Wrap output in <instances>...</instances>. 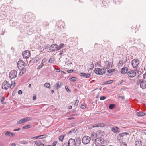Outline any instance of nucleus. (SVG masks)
I'll list each match as a JSON object with an SVG mask.
<instances>
[{
  "label": "nucleus",
  "mask_w": 146,
  "mask_h": 146,
  "mask_svg": "<svg viewBox=\"0 0 146 146\" xmlns=\"http://www.w3.org/2000/svg\"><path fill=\"white\" fill-rule=\"evenodd\" d=\"M81 141V139L79 137L77 138L76 139L70 138L68 141V146H79Z\"/></svg>",
  "instance_id": "nucleus-1"
},
{
  "label": "nucleus",
  "mask_w": 146,
  "mask_h": 146,
  "mask_svg": "<svg viewBox=\"0 0 146 146\" xmlns=\"http://www.w3.org/2000/svg\"><path fill=\"white\" fill-rule=\"evenodd\" d=\"M94 71L96 74L98 75H102L106 72V69L105 68H102L100 69L99 68H96Z\"/></svg>",
  "instance_id": "nucleus-2"
},
{
  "label": "nucleus",
  "mask_w": 146,
  "mask_h": 146,
  "mask_svg": "<svg viewBox=\"0 0 146 146\" xmlns=\"http://www.w3.org/2000/svg\"><path fill=\"white\" fill-rule=\"evenodd\" d=\"M104 143V139L102 138H98L95 139V143L96 146H100Z\"/></svg>",
  "instance_id": "nucleus-3"
},
{
  "label": "nucleus",
  "mask_w": 146,
  "mask_h": 146,
  "mask_svg": "<svg viewBox=\"0 0 146 146\" xmlns=\"http://www.w3.org/2000/svg\"><path fill=\"white\" fill-rule=\"evenodd\" d=\"M137 85L140 84V87L142 89H144L146 88V80H139L137 82Z\"/></svg>",
  "instance_id": "nucleus-4"
},
{
  "label": "nucleus",
  "mask_w": 146,
  "mask_h": 146,
  "mask_svg": "<svg viewBox=\"0 0 146 146\" xmlns=\"http://www.w3.org/2000/svg\"><path fill=\"white\" fill-rule=\"evenodd\" d=\"M32 119V118L30 117H27L21 119L19 121H17V124H21L22 123H24L27 121H30Z\"/></svg>",
  "instance_id": "nucleus-5"
},
{
  "label": "nucleus",
  "mask_w": 146,
  "mask_h": 146,
  "mask_svg": "<svg viewBox=\"0 0 146 146\" xmlns=\"http://www.w3.org/2000/svg\"><path fill=\"white\" fill-rule=\"evenodd\" d=\"M91 140V138L87 136H84L82 139V142L84 144L88 143Z\"/></svg>",
  "instance_id": "nucleus-6"
},
{
  "label": "nucleus",
  "mask_w": 146,
  "mask_h": 146,
  "mask_svg": "<svg viewBox=\"0 0 146 146\" xmlns=\"http://www.w3.org/2000/svg\"><path fill=\"white\" fill-rule=\"evenodd\" d=\"M17 74V72L15 70L11 71L9 74V76L11 79H13L16 77Z\"/></svg>",
  "instance_id": "nucleus-7"
},
{
  "label": "nucleus",
  "mask_w": 146,
  "mask_h": 146,
  "mask_svg": "<svg viewBox=\"0 0 146 146\" xmlns=\"http://www.w3.org/2000/svg\"><path fill=\"white\" fill-rule=\"evenodd\" d=\"M10 84L9 82L7 81H5L2 83V89L7 90L9 87Z\"/></svg>",
  "instance_id": "nucleus-8"
},
{
  "label": "nucleus",
  "mask_w": 146,
  "mask_h": 146,
  "mask_svg": "<svg viewBox=\"0 0 146 146\" xmlns=\"http://www.w3.org/2000/svg\"><path fill=\"white\" fill-rule=\"evenodd\" d=\"M139 62L137 59H135L132 61L131 64L134 68L137 67L139 64Z\"/></svg>",
  "instance_id": "nucleus-9"
},
{
  "label": "nucleus",
  "mask_w": 146,
  "mask_h": 146,
  "mask_svg": "<svg viewBox=\"0 0 146 146\" xmlns=\"http://www.w3.org/2000/svg\"><path fill=\"white\" fill-rule=\"evenodd\" d=\"M25 65V62L22 60H19L17 63V67L19 70H21L22 68H23Z\"/></svg>",
  "instance_id": "nucleus-10"
},
{
  "label": "nucleus",
  "mask_w": 146,
  "mask_h": 146,
  "mask_svg": "<svg viewBox=\"0 0 146 146\" xmlns=\"http://www.w3.org/2000/svg\"><path fill=\"white\" fill-rule=\"evenodd\" d=\"M22 55L24 58L27 59L30 56V53L29 51H25L23 52Z\"/></svg>",
  "instance_id": "nucleus-11"
},
{
  "label": "nucleus",
  "mask_w": 146,
  "mask_h": 146,
  "mask_svg": "<svg viewBox=\"0 0 146 146\" xmlns=\"http://www.w3.org/2000/svg\"><path fill=\"white\" fill-rule=\"evenodd\" d=\"M136 73L134 70H130L127 73L128 76L131 78L134 77L136 76Z\"/></svg>",
  "instance_id": "nucleus-12"
},
{
  "label": "nucleus",
  "mask_w": 146,
  "mask_h": 146,
  "mask_svg": "<svg viewBox=\"0 0 146 146\" xmlns=\"http://www.w3.org/2000/svg\"><path fill=\"white\" fill-rule=\"evenodd\" d=\"M32 15L31 14H30L29 15H27L25 16V18L27 19V20L26 21H32L34 19V17H32Z\"/></svg>",
  "instance_id": "nucleus-13"
},
{
  "label": "nucleus",
  "mask_w": 146,
  "mask_h": 146,
  "mask_svg": "<svg viewBox=\"0 0 146 146\" xmlns=\"http://www.w3.org/2000/svg\"><path fill=\"white\" fill-rule=\"evenodd\" d=\"M80 75L81 76L87 78H89L90 76V74L88 73H80Z\"/></svg>",
  "instance_id": "nucleus-14"
},
{
  "label": "nucleus",
  "mask_w": 146,
  "mask_h": 146,
  "mask_svg": "<svg viewBox=\"0 0 146 146\" xmlns=\"http://www.w3.org/2000/svg\"><path fill=\"white\" fill-rule=\"evenodd\" d=\"M112 131L115 133H119V130L117 127H114L112 128Z\"/></svg>",
  "instance_id": "nucleus-15"
},
{
  "label": "nucleus",
  "mask_w": 146,
  "mask_h": 146,
  "mask_svg": "<svg viewBox=\"0 0 146 146\" xmlns=\"http://www.w3.org/2000/svg\"><path fill=\"white\" fill-rule=\"evenodd\" d=\"M34 143L36 146H40L43 143L41 140H38L34 141Z\"/></svg>",
  "instance_id": "nucleus-16"
},
{
  "label": "nucleus",
  "mask_w": 146,
  "mask_h": 146,
  "mask_svg": "<svg viewBox=\"0 0 146 146\" xmlns=\"http://www.w3.org/2000/svg\"><path fill=\"white\" fill-rule=\"evenodd\" d=\"M128 71V69L127 67H124L121 69V72L122 74H125Z\"/></svg>",
  "instance_id": "nucleus-17"
},
{
  "label": "nucleus",
  "mask_w": 146,
  "mask_h": 146,
  "mask_svg": "<svg viewBox=\"0 0 146 146\" xmlns=\"http://www.w3.org/2000/svg\"><path fill=\"white\" fill-rule=\"evenodd\" d=\"M6 136H7L12 137L15 135V134L10 132L9 131H7L5 133Z\"/></svg>",
  "instance_id": "nucleus-18"
},
{
  "label": "nucleus",
  "mask_w": 146,
  "mask_h": 146,
  "mask_svg": "<svg viewBox=\"0 0 146 146\" xmlns=\"http://www.w3.org/2000/svg\"><path fill=\"white\" fill-rule=\"evenodd\" d=\"M142 145L141 141H139L137 139L135 140V145L136 146H141Z\"/></svg>",
  "instance_id": "nucleus-19"
},
{
  "label": "nucleus",
  "mask_w": 146,
  "mask_h": 146,
  "mask_svg": "<svg viewBox=\"0 0 146 146\" xmlns=\"http://www.w3.org/2000/svg\"><path fill=\"white\" fill-rule=\"evenodd\" d=\"M137 115L138 116H143L146 115V113H144L142 111H140L137 113Z\"/></svg>",
  "instance_id": "nucleus-20"
},
{
  "label": "nucleus",
  "mask_w": 146,
  "mask_h": 146,
  "mask_svg": "<svg viewBox=\"0 0 146 146\" xmlns=\"http://www.w3.org/2000/svg\"><path fill=\"white\" fill-rule=\"evenodd\" d=\"M21 71L20 72L19 75V76H21L26 71V69L25 68H23L22 69H21Z\"/></svg>",
  "instance_id": "nucleus-21"
},
{
  "label": "nucleus",
  "mask_w": 146,
  "mask_h": 146,
  "mask_svg": "<svg viewBox=\"0 0 146 146\" xmlns=\"http://www.w3.org/2000/svg\"><path fill=\"white\" fill-rule=\"evenodd\" d=\"M61 83L59 81H58L56 83V87L57 90H58L61 86Z\"/></svg>",
  "instance_id": "nucleus-22"
},
{
  "label": "nucleus",
  "mask_w": 146,
  "mask_h": 146,
  "mask_svg": "<svg viewBox=\"0 0 146 146\" xmlns=\"http://www.w3.org/2000/svg\"><path fill=\"white\" fill-rule=\"evenodd\" d=\"M58 47V46L57 44H53L49 48L50 49H51L52 48H54L57 50V48Z\"/></svg>",
  "instance_id": "nucleus-23"
},
{
  "label": "nucleus",
  "mask_w": 146,
  "mask_h": 146,
  "mask_svg": "<svg viewBox=\"0 0 146 146\" xmlns=\"http://www.w3.org/2000/svg\"><path fill=\"white\" fill-rule=\"evenodd\" d=\"M64 44L63 43H62L60 44L57 48V50H58L61 49L64 46Z\"/></svg>",
  "instance_id": "nucleus-24"
},
{
  "label": "nucleus",
  "mask_w": 146,
  "mask_h": 146,
  "mask_svg": "<svg viewBox=\"0 0 146 146\" xmlns=\"http://www.w3.org/2000/svg\"><path fill=\"white\" fill-rule=\"evenodd\" d=\"M113 82V80H110V81H108L104 82V84H111Z\"/></svg>",
  "instance_id": "nucleus-25"
},
{
  "label": "nucleus",
  "mask_w": 146,
  "mask_h": 146,
  "mask_svg": "<svg viewBox=\"0 0 146 146\" xmlns=\"http://www.w3.org/2000/svg\"><path fill=\"white\" fill-rule=\"evenodd\" d=\"M91 138L93 139L97 137L96 134L95 133H93L91 134Z\"/></svg>",
  "instance_id": "nucleus-26"
},
{
  "label": "nucleus",
  "mask_w": 146,
  "mask_h": 146,
  "mask_svg": "<svg viewBox=\"0 0 146 146\" xmlns=\"http://www.w3.org/2000/svg\"><path fill=\"white\" fill-rule=\"evenodd\" d=\"M64 136H65L64 135H62L60 136L59 137V138H58L59 140H60L61 141H62L63 140V139L64 138Z\"/></svg>",
  "instance_id": "nucleus-27"
},
{
  "label": "nucleus",
  "mask_w": 146,
  "mask_h": 146,
  "mask_svg": "<svg viewBox=\"0 0 146 146\" xmlns=\"http://www.w3.org/2000/svg\"><path fill=\"white\" fill-rule=\"evenodd\" d=\"M44 86L46 88H49L50 86V84L49 83H46L44 84Z\"/></svg>",
  "instance_id": "nucleus-28"
},
{
  "label": "nucleus",
  "mask_w": 146,
  "mask_h": 146,
  "mask_svg": "<svg viewBox=\"0 0 146 146\" xmlns=\"http://www.w3.org/2000/svg\"><path fill=\"white\" fill-rule=\"evenodd\" d=\"M129 134V133L127 132H124L123 133L120 134L119 135L123 137L124 135H127Z\"/></svg>",
  "instance_id": "nucleus-29"
},
{
  "label": "nucleus",
  "mask_w": 146,
  "mask_h": 146,
  "mask_svg": "<svg viewBox=\"0 0 146 146\" xmlns=\"http://www.w3.org/2000/svg\"><path fill=\"white\" fill-rule=\"evenodd\" d=\"M77 131L76 129H74L73 130L70 131L69 132H67L68 134H71L72 133H75Z\"/></svg>",
  "instance_id": "nucleus-30"
},
{
  "label": "nucleus",
  "mask_w": 146,
  "mask_h": 146,
  "mask_svg": "<svg viewBox=\"0 0 146 146\" xmlns=\"http://www.w3.org/2000/svg\"><path fill=\"white\" fill-rule=\"evenodd\" d=\"M39 137H38L39 139H41L45 138L47 136L46 135H40L39 136Z\"/></svg>",
  "instance_id": "nucleus-31"
},
{
  "label": "nucleus",
  "mask_w": 146,
  "mask_h": 146,
  "mask_svg": "<svg viewBox=\"0 0 146 146\" xmlns=\"http://www.w3.org/2000/svg\"><path fill=\"white\" fill-rule=\"evenodd\" d=\"M44 24L45 27H47L49 25V23L47 21L44 22Z\"/></svg>",
  "instance_id": "nucleus-32"
},
{
  "label": "nucleus",
  "mask_w": 146,
  "mask_h": 146,
  "mask_svg": "<svg viewBox=\"0 0 146 146\" xmlns=\"http://www.w3.org/2000/svg\"><path fill=\"white\" fill-rule=\"evenodd\" d=\"M115 105L114 104H110L109 105V108L110 109H112L114 108Z\"/></svg>",
  "instance_id": "nucleus-33"
},
{
  "label": "nucleus",
  "mask_w": 146,
  "mask_h": 146,
  "mask_svg": "<svg viewBox=\"0 0 146 146\" xmlns=\"http://www.w3.org/2000/svg\"><path fill=\"white\" fill-rule=\"evenodd\" d=\"M115 71V70L113 69H109L107 70V72L109 73H111L112 72H114Z\"/></svg>",
  "instance_id": "nucleus-34"
},
{
  "label": "nucleus",
  "mask_w": 146,
  "mask_h": 146,
  "mask_svg": "<svg viewBox=\"0 0 146 146\" xmlns=\"http://www.w3.org/2000/svg\"><path fill=\"white\" fill-rule=\"evenodd\" d=\"M105 64L107 65L108 67H109L110 66V64L108 61H106L105 62Z\"/></svg>",
  "instance_id": "nucleus-35"
},
{
  "label": "nucleus",
  "mask_w": 146,
  "mask_h": 146,
  "mask_svg": "<svg viewBox=\"0 0 146 146\" xmlns=\"http://www.w3.org/2000/svg\"><path fill=\"white\" fill-rule=\"evenodd\" d=\"M127 144L126 142H123L121 143V146H127Z\"/></svg>",
  "instance_id": "nucleus-36"
},
{
  "label": "nucleus",
  "mask_w": 146,
  "mask_h": 146,
  "mask_svg": "<svg viewBox=\"0 0 146 146\" xmlns=\"http://www.w3.org/2000/svg\"><path fill=\"white\" fill-rule=\"evenodd\" d=\"M31 126L30 125L26 126L23 127L22 128L23 129H25L27 128H29L31 127Z\"/></svg>",
  "instance_id": "nucleus-37"
},
{
  "label": "nucleus",
  "mask_w": 146,
  "mask_h": 146,
  "mask_svg": "<svg viewBox=\"0 0 146 146\" xmlns=\"http://www.w3.org/2000/svg\"><path fill=\"white\" fill-rule=\"evenodd\" d=\"M76 78L75 77H72L71 78H70V80L73 81H75L76 80Z\"/></svg>",
  "instance_id": "nucleus-38"
},
{
  "label": "nucleus",
  "mask_w": 146,
  "mask_h": 146,
  "mask_svg": "<svg viewBox=\"0 0 146 146\" xmlns=\"http://www.w3.org/2000/svg\"><path fill=\"white\" fill-rule=\"evenodd\" d=\"M44 64L43 63H41V64L39 65L38 67V69H39L41 68L43 66Z\"/></svg>",
  "instance_id": "nucleus-39"
},
{
  "label": "nucleus",
  "mask_w": 146,
  "mask_h": 146,
  "mask_svg": "<svg viewBox=\"0 0 146 146\" xmlns=\"http://www.w3.org/2000/svg\"><path fill=\"white\" fill-rule=\"evenodd\" d=\"M5 99V98L4 97H3L1 99V102L2 104H4V102L3 101Z\"/></svg>",
  "instance_id": "nucleus-40"
},
{
  "label": "nucleus",
  "mask_w": 146,
  "mask_h": 146,
  "mask_svg": "<svg viewBox=\"0 0 146 146\" xmlns=\"http://www.w3.org/2000/svg\"><path fill=\"white\" fill-rule=\"evenodd\" d=\"M106 99V98L104 96H101L100 97V99L101 100H103Z\"/></svg>",
  "instance_id": "nucleus-41"
},
{
  "label": "nucleus",
  "mask_w": 146,
  "mask_h": 146,
  "mask_svg": "<svg viewBox=\"0 0 146 146\" xmlns=\"http://www.w3.org/2000/svg\"><path fill=\"white\" fill-rule=\"evenodd\" d=\"M54 60L53 58H50L48 62L49 63H52L54 62Z\"/></svg>",
  "instance_id": "nucleus-42"
},
{
  "label": "nucleus",
  "mask_w": 146,
  "mask_h": 146,
  "mask_svg": "<svg viewBox=\"0 0 146 146\" xmlns=\"http://www.w3.org/2000/svg\"><path fill=\"white\" fill-rule=\"evenodd\" d=\"M38 137H39V136H37L35 137H33L31 138V139L33 140H35L37 139H39Z\"/></svg>",
  "instance_id": "nucleus-43"
},
{
  "label": "nucleus",
  "mask_w": 146,
  "mask_h": 146,
  "mask_svg": "<svg viewBox=\"0 0 146 146\" xmlns=\"http://www.w3.org/2000/svg\"><path fill=\"white\" fill-rule=\"evenodd\" d=\"M94 64H93L92 63V64H91L90 65V70H92L94 68Z\"/></svg>",
  "instance_id": "nucleus-44"
},
{
  "label": "nucleus",
  "mask_w": 146,
  "mask_h": 146,
  "mask_svg": "<svg viewBox=\"0 0 146 146\" xmlns=\"http://www.w3.org/2000/svg\"><path fill=\"white\" fill-rule=\"evenodd\" d=\"M15 82L14 83H13V84H11V86H10V88L11 89L13 88L15 86Z\"/></svg>",
  "instance_id": "nucleus-45"
},
{
  "label": "nucleus",
  "mask_w": 146,
  "mask_h": 146,
  "mask_svg": "<svg viewBox=\"0 0 146 146\" xmlns=\"http://www.w3.org/2000/svg\"><path fill=\"white\" fill-rule=\"evenodd\" d=\"M57 143V141H54L52 143V146H55Z\"/></svg>",
  "instance_id": "nucleus-46"
},
{
  "label": "nucleus",
  "mask_w": 146,
  "mask_h": 146,
  "mask_svg": "<svg viewBox=\"0 0 146 146\" xmlns=\"http://www.w3.org/2000/svg\"><path fill=\"white\" fill-rule=\"evenodd\" d=\"M78 102H79L78 100H76V101L75 103V104H74L75 106H77L78 104Z\"/></svg>",
  "instance_id": "nucleus-47"
},
{
  "label": "nucleus",
  "mask_w": 146,
  "mask_h": 146,
  "mask_svg": "<svg viewBox=\"0 0 146 146\" xmlns=\"http://www.w3.org/2000/svg\"><path fill=\"white\" fill-rule=\"evenodd\" d=\"M98 125H99V127H103L104 126V125L103 123H99L98 124Z\"/></svg>",
  "instance_id": "nucleus-48"
},
{
  "label": "nucleus",
  "mask_w": 146,
  "mask_h": 146,
  "mask_svg": "<svg viewBox=\"0 0 146 146\" xmlns=\"http://www.w3.org/2000/svg\"><path fill=\"white\" fill-rule=\"evenodd\" d=\"M81 108L82 109H84L86 107L84 105L82 104L81 106Z\"/></svg>",
  "instance_id": "nucleus-49"
},
{
  "label": "nucleus",
  "mask_w": 146,
  "mask_h": 146,
  "mask_svg": "<svg viewBox=\"0 0 146 146\" xmlns=\"http://www.w3.org/2000/svg\"><path fill=\"white\" fill-rule=\"evenodd\" d=\"M65 88L66 90L68 92V91H70V90L68 88V87L67 86H65Z\"/></svg>",
  "instance_id": "nucleus-50"
},
{
  "label": "nucleus",
  "mask_w": 146,
  "mask_h": 146,
  "mask_svg": "<svg viewBox=\"0 0 146 146\" xmlns=\"http://www.w3.org/2000/svg\"><path fill=\"white\" fill-rule=\"evenodd\" d=\"M67 72L69 73H71L73 72V70L72 69L68 70Z\"/></svg>",
  "instance_id": "nucleus-51"
},
{
  "label": "nucleus",
  "mask_w": 146,
  "mask_h": 146,
  "mask_svg": "<svg viewBox=\"0 0 146 146\" xmlns=\"http://www.w3.org/2000/svg\"><path fill=\"white\" fill-rule=\"evenodd\" d=\"M99 127V125H98V124H94L93 125V127Z\"/></svg>",
  "instance_id": "nucleus-52"
},
{
  "label": "nucleus",
  "mask_w": 146,
  "mask_h": 146,
  "mask_svg": "<svg viewBox=\"0 0 146 146\" xmlns=\"http://www.w3.org/2000/svg\"><path fill=\"white\" fill-rule=\"evenodd\" d=\"M33 100H35L36 99V96L35 95L34 96H33Z\"/></svg>",
  "instance_id": "nucleus-53"
},
{
  "label": "nucleus",
  "mask_w": 146,
  "mask_h": 146,
  "mask_svg": "<svg viewBox=\"0 0 146 146\" xmlns=\"http://www.w3.org/2000/svg\"><path fill=\"white\" fill-rule=\"evenodd\" d=\"M143 78L144 79H146V72L145 73L143 74Z\"/></svg>",
  "instance_id": "nucleus-54"
},
{
  "label": "nucleus",
  "mask_w": 146,
  "mask_h": 146,
  "mask_svg": "<svg viewBox=\"0 0 146 146\" xmlns=\"http://www.w3.org/2000/svg\"><path fill=\"white\" fill-rule=\"evenodd\" d=\"M22 91L21 90H19L18 91V93L19 94H22Z\"/></svg>",
  "instance_id": "nucleus-55"
},
{
  "label": "nucleus",
  "mask_w": 146,
  "mask_h": 146,
  "mask_svg": "<svg viewBox=\"0 0 146 146\" xmlns=\"http://www.w3.org/2000/svg\"><path fill=\"white\" fill-rule=\"evenodd\" d=\"M63 49H62V50H61L60 51V53H59V55H62L63 54Z\"/></svg>",
  "instance_id": "nucleus-56"
},
{
  "label": "nucleus",
  "mask_w": 146,
  "mask_h": 146,
  "mask_svg": "<svg viewBox=\"0 0 146 146\" xmlns=\"http://www.w3.org/2000/svg\"><path fill=\"white\" fill-rule=\"evenodd\" d=\"M21 129L20 128H18V129H14L13 131H18L19 130H20Z\"/></svg>",
  "instance_id": "nucleus-57"
},
{
  "label": "nucleus",
  "mask_w": 146,
  "mask_h": 146,
  "mask_svg": "<svg viewBox=\"0 0 146 146\" xmlns=\"http://www.w3.org/2000/svg\"><path fill=\"white\" fill-rule=\"evenodd\" d=\"M15 144L14 143H12L10 146H15Z\"/></svg>",
  "instance_id": "nucleus-58"
},
{
  "label": "nucleus",
  "mask_w": 146,
  "mask_h": 146,
  "mask_svg": "<svg viewBox=\"0 0 146 146\" xmlns=\"http://www.w3.org/2000/svg\"><path fill=\"white\" fill-rule=\"evenodd\" d=\"M72 108V107L71 106H69L68 107V108L69 109H71Z\"/></svg>",
  "instance_id": "nucleus-59"
},
{
  "label": "nucleus",
  "mask_w": 146,
  "mask_h": 146,
  "mask_svg": "<svg viewBox=\"0 0 146 146\" xmlns=\"http://www.w3.org/2000/svg\"><path fill=\"white\" fill-rule=\"evenodd\" d=\"M61 73L63 74H65V73L63 71H61Z\"/></svg>",
  "instance_id": "nucleus-60"
},
{
  "label": "nucleus",
  "mask_w": 146,
  "mask_h": 146,
  "mask_svg": "<svg viewBox=\"0 0 146 146\" xmlns=\"http://www.w3.org/2000/svg\"><path fill=\"white\" fill-rule=\"evenodd\" d=\"M123 61L122 60H120L119 62V63H123Z\"/></svg>",
  "instance_id": "nucleus-61"
},
{
  "label": "nucleus",
  "mask_w": 146,
  "mask_h": 146,
  "mask_svg": "<svg viewBox=\"0 0 146 146\" xmlns=\"http://www.w3.org/2000/svg\"><path fill=\"white\" fill-rule=\"evenodd\" d=\"M56 71L57 72H60V70L59 69H57L56 70Z\"/></svg>",
  "instance_id": "nucleus-62"
},
{
  "label": "nucleus",
  "mask_w": 146,
  "mask_h": 146,
  "mask_svg": "<svg viewBox=\"0 0 146 146\" xmlns=\"http://www.w3.org/2000/svg\"><path fill=\"white\" fill-rule=\"evenodd\" d=\"M123 80H121V81H120L119 83L120 84H121L122 83H123Z\"/></svg>",
  "instance_id": "nucleus-63"
},
{
  "label": "nucleus",
  "mask_w": 146,
  "mask_h": 146,
  "mask_svg": "<svg viewBox=\"0 0 146 146\" xmlns=\"http://www.w3.org/2000/svg\"><path fill=\"white\" fill-rule=\"evenodd\" d=\"M74 119V117L69 118H68V119Z\"/></svg>",
  "instance_id": "nucleus-64"
}]
</instances>
